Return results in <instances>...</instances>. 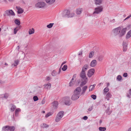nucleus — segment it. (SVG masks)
I'll use <instances>...</instances> for the list:
<instances>
[{"mask_svg":"<svg viewBox=\"0 0 131 131\" xmlns=\"http://www.w3.org/2000/svg\"><path fill=\"white\" fill-rule=\"evenodd\" d=\"M127 29L125 27L122 29V27H119L113 29L114 34L115 36L118 35L119 37H121L125 34Z\"/></svg>","mask_w":131,"mask_h":131,"instance_id":"nucleus-1","label":"nucleus"},{"mask_svg":"<svg viewBox=\"0 0 131 131\" xmlns=\"http://www.w3.org/2000/svg\"><path fill=\"white\" fill-rule=\"evenodd\" d=\"M64 113V112L63 111H60L58 113L55 119V121L58 122L60 121L63 116Z\"/></svg>","mask_w":131,"mask_h":131,"instance_id":"nucleus-2","label":"nucleus"},{"mask_svg":"<svg viewBox=\"0 0 131 131\" xmlns=\"http://www.w3.org/2000/svg\"><path fill=\"white\" fill-rule=\"evenodd\" d=\"M128 41L127 40L123 41L122 45L123 47V51L124 52L126 51L127 49Z\"/></svg>","mask_w":131,"mask_h":131,"instance_id":"nucleus-3","label":"nucleus"},{"mask_svg":"<svg viewBox=\"0 0 131 131\" xmlns=\"http://www.w3.org/2000/svg\"><path fill=\"white\" fill-rule=\"evenodd\" d=\"M46 4L45 3L40 2H38L36 4L35 6L36 7H38L39 8H43L45 5Z\"/></svg>","mask_w":131,"mask_h":131,"instance_id":"nucleus-4","label":"nucleus"},{"mask_svg":"<svg viewBox=\"0 0 131 131\" xmlns=\"http://www.w3.org/2000/svg\"><path fill=\"white\" fill-rule=\"evenodd\" d=\"M81 89L80 87H78L75 90L74 92V93L77 95H78V96H80L82 94H81Z\"/></svg>","mask_w":131,"mask_h":131,"instance_id":"nucleus-5","label":"nucleus"},{"mask_svg":"<svg viewBox=\"0 0 131 131\" xmlns=\"http://www.w3.org/2000/svg\"><path fill=\"white\" fill-rule=\"evenodd\" d=\"M76 74H74L73 76L72 79L69 83V86H72L75 83L76 80Z\"/></svg>","mask_w":131,"mask_h":131,"instance_id":"nucleus-6","label":"nucleus"},{"mask_svg":"<svg viewBox=\"0 0 131 131\" xmlns=\"http://www.w3.org/2000/svg\"><path fill=\"white\" fill-rule=\"evenodd\" d=\"M103 10V7L102 6H99V7L95 8V11L93 14H99Z\"/></svg>","mask_w":131,"mask_h":131,"instance_id":"nucleus-7","label":"nucleus"},{"mask_svg":"<svg viewBox=\"0 0 131 131\" xmlns=\"http://www.w3.org/2000/svg\"><path fill=\"white\" fill-rule=\"evenodd\" d=\"M95 72V70L94 69H90L88 71V75L89 77H91L93 75Z\"/></svg>","mask_w":131,"mask_h":131,"instance_id":"nucleus-8","label":"nucleus"},{"mask_svg":"<svg viewBox=\"0 0 131 131\" xmlns=\"http://www.w3.org/2000/svg\"><path fill=\"white\" fill-rule=\"evenodd\" d=\"M70 13V11L69 10H65L62 13V16L64 17L69 18V15Z\"/></svg>","mask_w":131,"mask_h":131,"instance_id":"nucleus-9","label":"nucleus"},{"mask_svg":"<svg viewBox=\"0 0 131 131\" xmlns=\"http://www.w3.org/2000/svg\"><path fill=\"white\" fill-rule=\"evenodd\" d=\"M6 13L7 16H14L15 13L12 10H7L5 11Z\"/></svg>","mask_w":131,"mask_h":131,"instance_id":"nucleus-10","label":"nucleus"},{"mask_svg":"<svg viewBox=\"0 0 131 131\" xmlns=\"http://www.w3.org/2000/svg\"><path fill=\"white\" fill-rule=\"evenodd\" d=\"M64 103L66 105H69L71 104L72 102L70 100V98L67 97L65 98Z\"/></svg>","mask_w":131,"mask_h":131,"instance_id":"nucleus-11","label":"nucleus"},{"mask_svg":"<svg viewBox=\"0 0 131 131\" xmlns=\"http://www.w3.org/2000/svg\"><path fill=\"white\" fill-rule=\"evenodd\" d=\"M80 77L82 79H87L86 76L85 72L82 71L80 73Z\"/></svg>","mask_w":131,"mask_h":131,"instance_id":"nucleus-12","label":"nucleus"},{"mask_svg":"<svg viewBox=\"0 0 131 131\" xmlns=\"http://www.w3.org/2000/svg\"><path fill=\"white\" fill-rule=\"evenodd\" d=\"M97 64L96 61L95 60H93L91 62L90 64V66L94 67L96 66Z\"/></svg>","mask_w":131,"mask_h":131,"instance_id":"nucleus-13","label":"nucleus"},{"mask_svg":"<svg viewBox=\"0 0 131 131\" xmlns=\"http://www.w3.org/2000/svg\"><path fill=\"white\" fill-rule=\"evenodd\" d=\"M80 96H78V95H77L76 94H74L72 96L71 99L73 100H75L78 99Z\"/></svg>","mask_w":131,"mask_h":131,"instance_id":"nucleus-14","label":"nucleus"},{"mask_svg":"<svg viewBox=\"0 0 131 131\" xmlns=\"http://www.w3.org/2000/svg\"><path fill=\"white\" fill-rule=\"evenodd\" d=\"M88 67L89 65L88 64H86L84 65L82 68V71L85 72L88 68Z\"/></svg>","mask_w":131,"mask_h":131,"instance_id":"nucleus-15","label":"nucleus"},{"mask_svg":"<svg viewBox=\"0 0 131 131\" xmlns=\"http://www.w3.org/2000/svg\"><path fill=\"white\" fill-rule=\"evenodd\" d=\"M44 88L47 90L50 89L51 87V84L50 83H48L45 84L44 85Z\"/></svg>","mask_w":131,"mask_h":131,"instance_id":"nucleus-16","label":"nucleus"},{"mask_svg":"<svg viewBox=\"0 0 131 131\" xmlns=\"http://www.w3.org/2000/svg\"><path fill=\"white\" fill-rule=\"evenodd\" d=\"M11 106L10 108V111L12 112H13L16 108V106L13 104H10Z\"/></svg>","mask_w":131,"mask_h":131,"instance_id":"nucleus-17","label":"nucleus"},{"mask_svg":"<svg viewBox=\"0 0 131 131\" xmlns=\"http://www.w3.org/2000/svg\"><path fill=\"white\" fill-rule=\"evenodd\" d=\"M83 81L81 82L80 85V86L82 87L86 84L87 81V79H82Z\"/></svg>","mask_w":131,"mask_h":131,"instance_id":"nucleus-18","label":"nucleus"},{"mask_svg":"<svg viewBox=\"0 0 131 131\" xmlns=\"http://www.w3.org/2000/svg\"><path fill=\"white\" fill-rule=\"evenodd\" d=\"M16 8L18 10V13L19 14H21L24 12L23 10L19 7L16 6Z\"/></svg>","mask_w":131,"mask_h":131,"instance_id":"nucleus-19","label":"nucleus"},{"mask_svg":"<svg viewBox=\"0 0 131 131\" xmlns=\"http://www.w3.org/2000/svg\"><path fill=\"white\" fill-rule=\"evenodd\" d=\"M82 12V9L81 8H79L76 10V13L77 15L81 14Z\"/></svg>","mask_w":131,"mask_h":131,"instance_id":"nucleus-20","label":"nucleus"},{"mask_svg":"<svg viewBox=\"0 0 131 131\" xmlns=\"http://www.w3.org/2000/svg\"><path fill=\"white\" fill-rule=\"evenodd\" d=\"M53 107L54 108H56L58 107V102L54 101L52 103Z\"/></svg>","mask_w":131,"mask_h":131,"instance_id":"nucleus-21","label":"nucleus"},{"mask_svg":"<svg viewBox=\"0 0 131 131\" xmlns=\"http://www.w3.org/2000/svg\"><path fill=\"white\" fill-rule=\"evenodd\" d=\"M88 88L87 86H83L82 89L81 94H83L85 93L86 90Z\"/></svg>","mask_w":131,"mask_h":131,"instance_id":"nucleus-22","label":"nucleus"},{"mask_svg":"<svg viewBox=\"0 0 131 131\" xmlns=\"http://www.w3.org/2000/svg\"><path fill=\"white\" fill-rule=\"evenodd\" d=\"M9 126H4L2 128V131H8L9 130Z\"/></svg>","mask_w":131,"mask_h":131,"instance_id":"nucleus-23","label":"nucleus"},{"mask_svg":"<svg viewBox=\"0 0 131 131\" xmlns=\"http://www.w3.org/2000/svg\"><path fill=\"white\" fill-rule=\"evenodd\" d=\"M46 2L49 4H53L55 1V0H45Z\"/></svg>","mask_w":131,"mask_h":131,"instance_id":"nucleus-24","label":"nucleus"},{"mask_svg":"<svg viewBox=\"0 0 131 131\" xmlns=\"http://www.w3.org/2000/svg\"><path fill=\"white\" fill-rule=\"evenodd\" d=\"M112 95L109 93L108 92L106 95L105 98L107 100H109L110 98H111Z\"/></svg>","mask_w":131,"mask_h":131,"instance_id":"nucleus-25","label":"nucleus"},{"mask_svg":"<svg viewBox=\"0 0 131 131\" xmlns=\"http://www.w3.org/2000/svg\"><path fill=\"white\" fill-rule=\"evenodd\" d=\"M131 37V30L129 31L127 33L126 36V38L128 39Z\"/></svg>","mask_w":131,"mask_h":131,"instance_id":"nucleus-26","label":"nucleus"},{"mask_svg":"<svg viewBox=\"0 0 131 131\" xmlns=\"http://www.w3.org/2000/svg\"><path fill=\"white\" fill-rule=\"evenodd\" d=\"M103 0H95V3L96 5H100L102 3Z\"/></svg>","mask_w":131,"mask_h":131,"instance_id":"nucleus-27","label":"nucleus"},{"mask_svg":"<svg viewBox=\"0 0 131 131\" xmlns=\"http://www.w3.org/2000/svg\"><path fill=\"white\" fill-rule=\"evenodd\" d=\"M21 110L19 108H17L16 109L15 112V116H17L19 112H20Z\"/></svg>","mask_w":131,"mask_h":131,"instance_id":"nucleus-28","label":"nucleus"},{"mask_svg":"<svg viewBox=\"0 0 131 131\" xmlns=\"http://www.w3.org/2000/svg\"><path fill=\"white\" fill-rule=\"evenodd\" d=\"M14 64H13L12 66H16L17 65L19 62V61L18 60H16L14 61Z\"/></svg>","mask_w":131,"mask_h":131,"instance_id":"nucleus-29","label":"nucleus"},{"mask_svg":"<svg viewBox=\"0 0 131 131\" xmlns=\"http://www.w3.org/2000/svg\"><path fill=\"white\" fill-rule=\"evenodd\" d=\"M94 54V52L93 51H91L89 53V58H92Z\"/></svg>","mask_w":131,"mask_h":131,"instance_id":"nucleus-30","label":"nucleus"},{"mask_svg":"<svg viewBox=\"0 0 131 131\" xmlns=\"http://www.w3.org/2000/svg\"><path fill=\"white\" fill-rule=\"evenodd\" d=\"M34 29L33 28H32L31 29H30L29 31V35L32 34H33L34 32Z\"/></svg>","mask_w":131,"mask_h":131,"instance_id":"nucleus-31","label":"nucleus"},{"mask_svg":"<svg viewBox=\"0 0 131 131\" xmlns=\"http://www.w3.org/2000/svg\"><path fill=\"white\" fill-rule=\"evenodd\" d=\"M106 113L108 115H109L111 114L112 113V111L110 110V108L108 107L107 110L106 111Z\"/></svg>","mask_w":131,"mask_h":131,"instance_id":"nucleus-32","label":"nucleus"},{"mask_svg":"<svg viewBox=\"0 0 131 131\" xmlns=\"http://www.w3.org/2000/svg\"><path fill=\"white\" fill-rule=\"evenodd\" d=\"M99 130L101 131H105L106 128L105 127H100L99 128Z\"/></svg>","mask_w":131,"mask_h":131,"instance_id":"nucleus-33","label":"nucleus"},{"mask_svg":"<svg viewBox=\"0 0 131 131\" xmlns=\"http://www.w3.org/2000/svg\"><path fill=\"white\" fill-rule=\"evenodd\" d=\"M9 131H14L15 128L14 126H9Z\"/></svg>","mask_w":131,"mask_h":131,"instance_id":"nucleus-34","label":"nucleus"},{"mask_svg":"<svg viewBox=\"0 0 131 131\" xmlns=\"http://www.w3.org/2000/svg\"><path fill=\"white\" fill-rule=\"evenodd\" d=\"M2 96H3H3L2 97H1L2 98H5V99H7L8 98V96H9V95L8 94L6 93H5L4 95H2Z\"/></svg>","mask_w":131,"mask_h":131,"instance_id":"nucleus-35","label":"nucleus"},{"mask_svg":"<svg viewBox=\"0 0 131 131\" xmlns=\"http://www.w3.org/2000/svg\"><path fill=\"white\" fill-rule=\"evenodd\" d=\"M109 91V89L108 87L105 88L104 90L103 94H105V93Z\"/></svg>","mask_w":131,"mask_h":131,"instance_id":"nucleus-36","label":"nucleus"},{"mask_svg":"<svg viewBox=\"0 0 131 131\" xmlns=\"http://www.w3.org/2000/svg\"><path fill=\"white\" fill-rule=\"evenodd\" d=\"M51 74L52 76H55L57 74V73L56 71L53 70Z\"/></svg>","mask_w":131,"mask_h":131,"instance_id":"nucleus-37","label":"nucleus"},{"mask_svg":"<svg viewBox=\"0 0 131 131\" xmlns=\"http://www.w3.org/2000/svg\"><path fill=\"white\" fill-rule=\"evenodd\" d=\"M94 85H91L90 87L89 91H92L94 89Z\"/></svg>","mask_w":131,"mask_h":131,"instance_id":"nucleus-38","label":"nucleus"},{"mask_svg":"<svg viewBox=\"0 0 131 131\" xmlns=\"http://www.w3.org/2000/svg\"><path fill=\"white\" fill-rule=\"evenodd\" d=\"M103 56L102 55L99 56L98 58V60L99 61H101L103 60Z\"/></svg>","mask_w":131,"mask_h":131,"instance_id":"nucleus-39","label":"nucleus"},{"mask_svg":"<svg viewBox=\"0 0 131 131\" xmlns=\"http://www.w3.org/2000/svg\"><path fill=\"white\" fill-rule=\"evenodd\" d=\"M15 23L16 25H20V22L19 20L18 19H16L15 21Z\"/></svg>","mask_w":131,"mask_h":131,"instance_id":"nucleus-40","label":"nucleus"},{"mask_svg":"<svg viewBox=\"0 0 131 131\" xmlns=\"http://www.w3.org/2000/svg\"><path fill=\"white\" fill-rule=\"evenodd\" d=\"M67 68V65H65L62 68V70L63 71H66Z\"/></svg>","mask_w":131,"mask_h":131,"instance_id":"nucleus-41","label":"nucleus"},{"mask_svg":"<svg viewBox=\"0 0 131 131\" xmlns=\"http://www.w3.org/2000/svg\"><path fill=\"white\" fill-rule=\"evenodd\" d=\"M53 25V23H50L47 25V27L48 28H51Z\"/></svg>","mask_w":131,"mask_h":131,"instance_id":"nucleus-42","label":"nucleus"},{"mask_svg":"<svg viewBox=\"0 0 131 131\" xmlns=\"http://www.w3.org/2000/svg\"><path fill=\"white\" fill-rule=\"evenodd\" d=\"M33 99L34 101H38L39 99L37 96H34L33 97Z\"/></svg>","mask_w":131,"mask_h":131,"instance_id":"nucleus-43","label":"nucleus"},{"mask_svg":"<svg viewBox=\"0 0 131 131\" xmlns=\"http://www.w3.org/2000/svg\"><path fill=\"white\" fill-rule=\"evenodd\" d=\"M74 15V14L73 13H70L69 15V18L72 17H73Z\"/></svg>","mask_w":131,"mask_h":131,"instance_id":"nucleus-44","label":"nucleus"},{"mask_svg":"<svg viewBox=\"0 0 131 131\" xmlns=\"http://www.w3.org/2000/svg\"><path fill=\"white\" fill-rule=\"evenodd\" d=\"M19 29L17 28H15L14 29V34H15L17 33V31Z\"/></svg>","mask_w":131,"mask_h":131,"instance_id":"nucleus-45","label":"nucleus"},{"mask_svg":"<svg viewBox=\"0 0 131 131\" xmlns=\"http://www.w3.org/2000/svg\"><path fill=\"white\" fill-rule=\"evenodd\" d=\"M46 101V100L45 98V97H44L43 98V99L42 100V101L41 103V104H44L45 103Z\"/></svg>","mask_w":131,"mask_h":131,"instance_id":"nucleus-46","label":"nucleus"},{"mask_svg":"<svg viewBox=\"0 0 131 131\" xmlns=\"http://www.w3.org/2000/svg\"><path fill=\"white\" fill-rule=\"evenodd\" d=\"M117 79L119 81H120L122 79V77L120 75H118L117 77Z\"/></svg>","mask_w":131,"mask_h":131,"instance_id":"nucleus-47","label":"nucleus"},{"mask_svg":"<svg viewBox=\"0 0 131 131\" xmlns=\"http://www.w3.org/2000/svg\"><path fill=\"white\" fill-rule=\"evenodd\" d=\"M91 96L94 100L96 98V96L94 95H92Z\"/></svg>","mask_w":131,"mask_h":131,"instance_id":"nucleus-48","label":"nucleus"},{"mask_svg":"<svg viewBox=\"0 0 131 131\" xmlns=\"http://www.w3.org/2000/svg\"><path fill=\"white\" fill-rule=\"evenodd\" d=\"M51 115V114L50 113H49L47 114L46 115V117H49V116Z\"/></svg>","mask_w":131,"mask_h":131,"instance_id":"nucleus-49","label":"nucleus"},{"mask_svg":"<svg viewBox=\"0 0 131 131\" xmlns=\"http://www.w3.org/2000/svg\"><path fill=\"white\" fill-rule=\"evenodd\" d=\"M123 77H127L128 76V74L127 73H124L123 75Z\"/></svg>","mask_w":131,"mask_h":131,"instance_id":"nucleus-50","label":"nucleus"},{"mask_svg":"<svg viewBox=\"0 0 131 131\" xmlns=\"http://www.w3.org/2000/svg\"><path fill=\"white\" fill-rule=\"evenodd\" d=\"M51 79V78L50 77H46V80L47 81H49Z\"/></svg>","mask_w":131,"mask_h":131,"instance_id":"nucleus-51","label":"nucleus"},{"mask_svg":"<svg viewBox=\"0 0 131 131\" xmlns=\"http://www.w3.org/2000/svg\"><path fill=\"white\" fill-rule=\"evenodd\" d=\"M131 17V14L129 15L128 16L126 17L125 19L124 20H125L126 19H127Z\"/></svg>","mask_w":131,"mask_h":131,"instance_id":"nucleus-52","label":"nucleus"},{"mask_svg":"<svg viewBox=\"0 0 131 131\" xmlns=\"http://www.w3.org/2000/svg\"><path fill=\"white\" fill-rule=\"evenodd\" d=\"M88 118V117L86 116H84L83 118V119L85 120H87Z\"/></svg>","mask_w":131,"mask_h":131,"instance_id":"nucleus-53","label":"nucleus"},{"mask_svg":"<svg viewBox=\"0 0 131 131\" xmlns=\"http://www.w3.org/2000/svg\"><path fill=\"white\" fill-rule=\"evenodd\" d=\"M43 125L45 127H48V125L47 124H43Z\"/></svg>","mask_w":131,"mask_h":131,"instance_id":"nucleus-54","label":"nucleus"},{"mask_svg":"<svg viewBox=\"0 0 131 131\" xmlns=\"http://www.w3.org/2000/svg\"><path fill=\"white\" fill-rule=\"evenodd\" d=\"M92 108H90L88 109V110L89 111H91L92 110Z\"/></svg>","mask_w":131,"mask_h":131,"instance_id":"nucleus-55","label":"nucleus"},{"mask_svg":"<svg viewBox=\"0 0 131 131\" xmlns=\"http://www.w3.org/2000/svg\"><path fill=\"white\" fill-rule=\"evenodd\" d=\"M127 96L128 97V98H130V95H129V94H127Z\"/></svg>","mask_w":131,"mask_h":131,"instance_id":"nucleus-56","label":"nucleus"},{"mask_svg":"<svg viewBox=\"0 0 131 131\" xmlns=\"http://www.w3.org/2000/svg\"><path fill=\"white\" fill-rule=\"evenodd\" d=\"M129 92L130 94L131 95V89L129 90Z\"/></svg>","mask_w":131,"mask_h":131,"instance_id":"nucleus-57","label":"nucleus"},{"mask_svg":"<svg viewBox=\"0 0 131 131\" xmlns=\"http://www.w3.org/2000/svg\"><path fill=\"white\" fill-rule=\"evenodd\" d=\"M61 71V69H60L59 70L58 74H60Z\"/></svg>","mask_w":131,"mask_h":131,"instance_id":"nucleus-58","label":"nucleus"},{"mask_svg":"<svg viewBox=\"0 0 131 131\" xmlns=\"http://www.w3.org/2000/svg\"><path fill=\"white\" fill-rule=\"evenodd\" d=\"M66 62H65V61H64V62L62 63V64H61V66H62V65H63V64H64Z\"/></svg>","mask_w":131,"mask_h":131,"instance_id":"nucleus-59","label":"nucleus"},{"mask_svg":"<svg viewBox=\"0 0 131 131\" xmlns=\"http://www.w3.org/2000/svg\"><path fill=\"white\" fill-rule=\"evenodd\" d=\"M10 2H12L14 0H8Z\"/></svg>","mask_w":131,"mask_h":131,"instance_id":"nucleus-60","label":"nucleus"},{"mask_svg":"<svg viewBox=\"0 0 131 131\" xmlns=\"http://www.w3.org/2000/svg\"><path fill=\"white\" fill-rule=\"evenodd\" d=\"M82 52H80L79 54V55H82Z\"/></svg>","mask_w":131,"mask_h":131,"instance_id":"nucleus-61","label":"nucleus"},{"mask_svg":"<svg viewBox=\"0 0 131 131\" xmlns=\"http://www.w3.org/2000/svg\"><path fill=\"white\" fill-rule=\"evenodd\" d=\"M102 122V120H100V123H101Z\"/></svg>","mask_w":131,"mask_h":131,"instance_id":"nucleus-62","label":"nucleus"},{"mask_svg":"<svg viewBox=\"0 0 131 131\" xmlns=\"http://www.w3.org/2000/svg\"><path fill=\"white\" fill-rule=\"evenodd\" d=\"M110 85V83H108L107 84V86H108Z\"/></svg>","mask_w":131,"mask_h":131,"instance_id":"nucleus-63","label":"nucleus"},{"mask_svg":"<svg viewBox=\"0 0 131 131\" xmlns=\"http://www.w3.org/2000/svg\"><path fill=\"white\" fill-rule=\"evenodd\" d=\"M128 131H131V128H129L128 130Z\"/></svg>","mask_w":131,"mask_h":131,"instance_id":"nucleus-64","label":"nucleus"}]
</instances>
